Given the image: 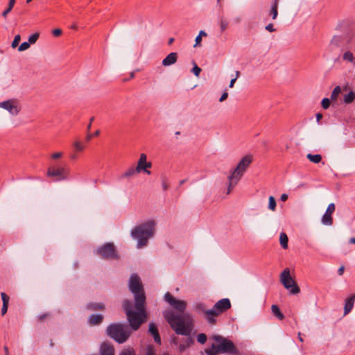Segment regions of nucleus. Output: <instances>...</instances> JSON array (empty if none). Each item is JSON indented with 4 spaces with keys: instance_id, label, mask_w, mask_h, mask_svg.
<instances>
[{
    "instance_id": "1",
    "label": "nucleus",
    "mask_w": 355,
    "mask_h": 355,
    "mask_svg": "<svg viewBox=\"0 0 355 355\" xmlns=\"http://www.w3.org/2000/svg\"><path fill=\"white\" fill-rule=\"evenodd\" d=\"M128 287L134 295L135 304L130 300H125L123 308L127 320L134 330H138L146 322L147 313L145 308L146 296L140 278L136 274L131 275Z\"/></svg>"
},
{
    "instance_id": "2",
    "label": "nucleus",
    "mask_w": 355,
    "mask_h": 355,
    "mask_svg": "<svg viewBox=\"0 0 355 355\" xmlns=\"http://www.w3.org/2000/svg\"><path fill=\"white\" fill-rule=\"evenodd\" d=\"M164 300L177 311L176 313L172 310L164 311L165 320L177 334L189 336L193 329V318L190 313H185L186 302L176 299L168 292L165 293Z\"/></svg>"
},
{
    "instance_id": "3",
    "label": "nucleus",
    "mask_w": 355,
    "mask_h": 355,
    "mask_svg": "<svg viewBox=\"0 0 355 355\" xmlns=\"http://www.w3.org/2000/svg\"><path fill=\"white\" fill-rule=\"evenodd\" d=\"M156 223L149 220L136 225L130 232L131 236L137 241V248L141 249L148 245V240L154 236Z\"/></svg>"
},
{
    "instance_id": "4",
    "label": "nucleus",
    "mask_w": 355,
    "mask_h": 355,
    "mask_svg": "<svg viewBox=\"0 0 355 355\" xmlns=\"http://www.w3.org/2000/svg\"><path fill=\"white\" fill-rule=\"evenodd\" d=\"M212 339L216 343H213L210 349H205V353L207 355H217L219 354L239 355V351L232 340L219 335L213 336Z\"/></svg>"
},
{
    "instance_id": "5",
    "label": "nucleus",
    "mask_w": 355,
    "mask_h": 355,
    "mask_svg": "<svg viewBox=\"0 0 355 355\" xmlns=\"http://www.w3.org/2000/svg\"><path fill=\"white\" fill-rule=\"evenodd\" d=\"M252 162V157L251 155H245L241 159L237 166L231 172L228 176L227 194H230L232 189L237 184Z\"/></svg>"
},
{
    "instance_id": "6",
    "label": "nucleus",
    "mask_w": 355,
    "mask_h": 355,
    "mask_svg": "<svg viewBox=\"0 0 355 355\" xmlns=\"http://www.w3.org/2000/svg\"><path fill=\"white\" fill-rule=\"evenodd\" d=\"M135 331L130 324H112V339L118 343H125L132 334V331Z\"/></svg>"
},
{
    "instance_id": "7",
    "label": "nucleus",
    "mask_w": 355,
    "mask_h": 355,
    "mask_svg": "<svg viewBox=\"0 0 355 355\" xmlns=\"http://www.w3.org/2000/svg\"><path fill=\"white\" fill-rule=\"evenodd\" d=\"M280 281L286 289H290L292 295H297L300 292L299 286L296 284L294 279L291 277L290 270L286 268L280 275Z\"/></svg>"
},
{
    "instance_id": "8",
    "label": "nucleus",
    "mask_w": 355,
    "mask_h": 355,
    "mask_svg": "<svg viewBox=\"0 0 355 355\" xmlns=\"http://www.w3.org/2000/svg\"><path fill=\"white\" fill-rule=\"evenodd\" d=\"M231 307V302L228 298H223L218 300L213 306L212 309L207 311V313L211 316L210 319L215 318L219 314L226 311Z\"/></svg>"
},
{
    "instance_id": "9",
    "label": "nucleus",
    "mask_w": 355,
    "mask_h": 355,
    "mask_svg": "<svg viewBox=\"0 0 355 355\" xmlns=\"http://www.w3.org/2000/svg\"><path fill=\"white\" fill-rule=\"evenodd\" d=\"M0 107L8 111L13 116H17L21 110L20 102L17 98H10L1 102Z\"/></svg>"
},
{
    "instance_id": "10",
    "label": "nucleus",
    "mask_w": 355,
    "mask_h": 355,
    "mask_svg": "<svg viewBox=\"0 0 355 355\" xmlns=\"http://www.w3.org/2000/svg\"><path fill=\"white\" fill-rule=\"evenodd\" d=\"M49 177H55L56 180H63L67 179V170L64 167L53 168L50 167L47 170Z\"/></svg>"
},
{
    "instance_id": "11",
    "label": "nucleus",
    "mask_w": 355,
    "mask_h": 355,
    "mask_svg": "<svg viewBox=\"0 0 355 355\" xmlns=\"http://www.w3.org/2000/svg\"><path fill=\"white\" fill-rule=\"evenodd\" d=\"M137 170L144 171L148 175L150 174V171L148 170V168H151L152 164L150 162H147V156L144 153H141L140 155V157L137 162Z\"/></svg>"
},
{
    "instance_id": "12",
    "label": "nucleus",
    "mask_w": 355,
    "mask_h": 355,
    "mask_svg": "<svg viewBox=\"0 0 355 355\" xmlns=\"http://www.w3.org/2000/svg\"><path fill=\"white\" fill-rule=\"evenodd\" d=\"M336 209L334 203H330L328 207L322 217V223L324 225H331L333 224L332 214L334 212Z\"/></svg>"
},
{
    "instance_id": "13",
    "label": "nucleus",
    "mask_w": 355,
    "mask_h": 355,
    "mask_svg": "<svg viewBox=\"0 0 355 355\" xmlns=\"http://www.w3.org/2000/svg\"><path fill=\"white\" fill-rule=\"evenodd\" d=\"M96 254L103 259H109L111 257V243H107L96 250Z\"/></svg>"
},
{
    "instance_id": "14",
    "label": "nucleus",
    "mask_w": 355,
    "mask_h": 355,
    "mask_svg": "<svg viewBox=\"0 0 355 355\" xmlns=\"http://www.w3.org/2000/svg\"><path fill=\"white\" fill-rule=\"evenodd\" d=\"M196 310L198 313H200V312L204 313L205 315V318L209 324H215L216 323L215 318H212V319H210L209 317H211V316L207 313V311H209V309H206L205 304H203L202 302L197 303L196 304Z\"/></svg>"
},
{
    "instance_id": "15",
    "label": "nucleus",
    "mask_w": 355,
    "mask_h": 355,
    "mask_svg": "<svg viewBox=\"0 0 355 355\" xmlns=\"http://www.w3.org/2000/svg\"><path fill=\"white\" fill-rule=\"evenodd\" d=\"M178 60V53L175 52L170 53L166 55L165 58L163 59L162 62V64L164 67H169L173 64H175Z\"/></svg>"
},
{
    "instance_id": "16",
    "label": "nucleus",
    "mask_w": 355,
    "mask_h": 355,
    "mask_svg": "<svg viewBox=\"0 0 355 355\" xmlns=\"http://www.w3.org/2000/svg\"><path fill=\"white\" fill-rule=\"evenodd\" d=\"M148 332L153 336L154 340L156 343L161 344V338L159 336V331L156 324L153 322L149 324Z\"/></svg>"
},
{
    "instance_id": "17",
    "label": "nucleus",
    "mask_w": 355,
    "mask_h": 355,
    "mask_svg": "<svg viewBox=\"0 0 355 355\" xmlns=\"http://www.w3.org/2000/svg\"><path fill=\"white\" fill-rule=\"evenodd\" d=\"M103 320V315L101 314H92L88 318V324L91 326L100 324Z\"/></svg>"
},
{
    "instance_id": "18",
    "label": "nucleus",
    "mask_w": 355,
    "mask_h": 355,
    "mask_svg": "<svg viewBox=\"0 0 355 355\" xmlns=\"http://www.w3.org/2000/svg\"><path fill=\"white\" fill-rule=\"evenodd\" d=\"M355 302V294L352 295L349 298L345 300L344 306V315H347L353 309Z\"/></svg>"
},
{
    "instance_id": "19",
    "label": "nucleus",
    "mask_w": 355,
    "mask_h": 355,
    "mask_svg": "<svg viewBox=\"0 0 355 355\" xmlns=\"http://www.w3.org/2000/svg\"><path fill=\"white\" fill-rule=\"evenodd\" d=\"M85 309L92 311L103 310L105 309V304L102 302H90L85 306Z\"/></svg>"
},
{
    "instance_id": "20",
    "label": "nucleus",
    "mask_w": 355,
    "mask_h": 355,
    "mask_svg": "<svg viewBox=\"0 0 355 355\" xmlns=\"http://www.w3.org/2000/svg\"><path fill=\"white\" fill-rule=\"evenodd\" d=\"M218 24L220 31L223 32L228 28L229 21L223 15H221L218 17Z\"/></svg>"
},
{
    "instance_id": "21",
    "label": "nucleus",
    "mask_w": 355,
    "mask_h": 355,
    "mask_svg": "<svg viewBox=\"0 0 355 355\" xmlns=\"http://www.w3.org/2000/svg\"><path fill=\"white\" fill-rule=\"evenodd\" d=\"M271 311L273 315H275L279 320H282L284 318V314L281 312L277 305H272Z\"/></svg>"
},
{
    "instance_id": "22",
    "label": "nucleus",
    "mask_w": 355,
    "mask_h": 355,
    "mask_svg": "<svg viewBox=\"0 0 355 355\" xmlns=\"http://www.w3.org/2000/svg\"><path fill=\"white\" fill-rule=\"evenodd\" d=\"M73 146L76 153L83 152L85 148V145L79 140L74 141Z\"/></svg>"
},
{
    "instance_id": "23",
    "label": "nucleus",
    "mask_w": 355,
    "mask_h": 355,
    "mask_svg": "<svg viewBox=\"0 0 355 355\" xmlns=\"http://www.w3.org/2000/svg\"><path fill=\"white\" fill-rule=\"evenodd\" d=\"M288 239L287 235L284 232H282L279 236V242L284 249L288 248Z\"/></svg>"
},
{
    "instance_id": "24",
    "label": "nucleus",
    "mask_w": 355,
    "mask_h": 355,
    "mask_svg": "<svg viewBox=\"0 0 355 355\" xmlns=\"http://www.w3.org/2000/svg\"><path fill=\"white\" fill-rule=\"evenodd\" d=\"M307 159H309L311 162L314 164H318L322 160V156L319 154L312 155L311 153H309L306 155Z\"/></svg>"
},
{
    "instance_id": "25",
    "label": "nucleus",
    "mask_w": 355,
    "mask_h": 355,
    "mask_svg": "<svg viewBox=\"0 0 355 355\" xmlns=\"http://www.w3.org/2000/svg\"><path fill=\"white\" fill-rule=\"evenodd\" d=\"M139 173H141V171L137 170V166L135 168L130 167L123 174V177L129 178Z\"/></svg>"
},
{
    "instance_id": "26",
    "label": "nucleus",
    "mask_w": 355,
    "mask_h": 355,
    "mask_svg": "<svg viewBox=\"0 0 355 355\" xmlns=\"http://www.w3.org/2000/svg\"><path fill=\"white\" fill-rule=\"evenodd\" d=\"M343 60L350 62L355 65V59H354V55L352 52H350V51L345 52L343 55Z\"/></svg>"
},
{
    "instance_id": "27",
    "label": "nucleus",
    "mask_w": 355,
    "mask_h": 355,
    "mask_svg": "<svg viewBox=\"0 0 355 355\" xmlns=\"http://www.w3.org/2000/svg\"><path fill=\"white\" fill-rule=\"evenodd\" d=\"M355 99V92L353 91L349 92L347 94L344 96V102L347 104L351 103Z\"/></svg>"
},
{
    "instance_id": "28",
    "label": "nucleus",
    "mask_w": 355,
    "mask_h": 355,
    "mask_svg": "<svg viewBox=\"0 0 355 355\" xmlns=\"http://www.w3.org/2000/svg\"><path fill=\"white\" fill-rule=\"evenodd\" d=\"M16 0H9L8 8L2 12V16L6 17L7 15L12 10Z\"/></svg>"
},
{
    "instance_id": "29",
    "label": "nucleus",
    "mask_w": 355,
    "mask_h": 355,
    "mask_svg": "<svg viewBox=\"0 0 355 355\" xmlns=\"http://www.w3.org/2000/svg\"><path fill=\"white\" fill-rule=\"evenodd\" d=\"M341 92V88L340 86H336L334 90L332 91L331 95V101H336L338 96Z\"/></svg>"
},
{
    "instance_id": "30",
    "label": "nucleus",
    "mask_w": 355,
    "mask_h": 355,
    "mask_svg": "<svg viewBox=\"0 0 355 355\" xmlns=\"http://www.w3.org/2000/svg\"><path fill=\"white\" fill-rule=\"evenodd\" d=\"M276 200L273 196L269 197L268 209L272 211L276 209Z\"/></svg>"
},
{
    "instance_id": "31",
    "label": "nucleus",
    "mask_w": 355,
    "mask_h": 355,
    "mask_svg": "<svg viewBox=\"0 0 355 355\" xmlns=\"http://www.w3.org/2000/svg\"><path fill=\"white\" fill-rule=\"evenodd\" d=\"M207 336L205 334L200 333L197 336V341L200 344H205L207 341Z\"/></svg>"
},
{
    "instance_id": "32",
    "label": "nucleus",
    "mask_w": 355,
    "mask_h": 355,
    "mask_svg": "<svg viewBox=\"0 0 355 355\" xmlns=\"http://www.w3.org/2000/svg\"><path fill=\"white\" fill-rule=\"evenodd\" d=\"M39 36H40V34L38 33H35L28 37V42L32 44H35L37 42V40H38Z\"/></svg>"
},
{
    "instance_id": "33",
    "label": "nucleus",
    "mask_w": 355,
    "mask_h": 355,
    "mask_svg": "<svg viewBox=\"0 0 355 355\" xmlns=\"http://www.w3.org/2000/svg\"><path fill=\"white\" fill-rule=\"evenodd\" d=\"M278 6L272 5L271 10H270V15H272V19H275L278 15L277 11Z\"/></svg>"
},
{
    "instance_id": "34",
    "label": "nucleus",
    "mask_w": 355,
    "mask_h": 355,
    "mask_svg": "<svg viewBox=\"0 0 355 355\" xmlns=\"http://www.w3.org/2000/svg\"><path fill=\"white\" fill-rule=\"evenodd\" d=\"M146 355H156V351L153 345H148L146 347Z\"/></svg>"
},
{
    "instance_id": "35",
    "label": "nucleus",
    "mask_w": 355,
    "mask_h": 355,
    "mask_svg": "<svg viewBox=\"0 0 355 355\" xmlns=\"http://www.w3.org/2000/svg\"><path fill=\"white\" fill-rule=\"evenodd\" d=\"M330 101L331 100L327 98H323L321 102L322 107L325 110L328 109L330 106V103H331Z\"/></svg>"
},
{
    "instance_id": "36",
    "label": "nucleus",
    "mask_w": 355,
    "mask_h": 355,
    "mask_svg": "<svg viewBox=\"0 0 355 355\" xmlns=\"http://www.w3.org/2000/svg\"><path fill=\"white\" fill-rule=\"evenodd\" d=\"M30 43L28 42H24L20 44L18 48L19 51H24L27 50L30 47Z\"/></svg>"
},
{
    "instance_id": "37",
    "label": "nucleus",
    "mask_w": 355,
    "mask_h": 355,
    "mask_svg": "<svg viewBox=\"0 0 355 355\" xmlns=\"http://www.w3.org/2000/svg\"><path fill=\"white\" fill-rule=\"evenodd\" d=\"M120 355H136L135 352L132 348L125 349H123Z\"/></svg>"
},
{
    "instance_id": "38",
    "label": "nucleus",
    "mask_w": 355,
    "mask_h": 355,
    "mask_svg": "<svg viewBox=\"0 0 355 355\" xmlns=\"http://www.w3.org/2000/svg\"><path fill=\"white\" fill-rule=\"evenodd\" d=\"M100 134V131L99 130H96L95 132L94 133H90V132H87V135H86V137H85V140L87 141H90L94 137H96L98 136V135Z\"/></svg>"
},
{
    "instance_id": "39",
    "label": "nucleus",
    "mask_w": 355,
    "mask_h": 355,
    "mask_svg": "<svg viewBox=\"0 0 355 355\" xmlns=\"http://www.w3.org/2000/svg\"><path fill=\"white\" fill-rule=\"evenodd\" d=\"M20 40H21V36L19 35H15V38L12 42L11 46L12 48H16L18 46Z\"/></svg>"
},
{
    "instance_id": "40",
    "label": "nucleus",
    "mask_w": 355,
    "mask_h": 355,
    "mask_svg": "<svg viewBox=\"0 0 355 355\" xmlns=\"http://www.w3.org/2000/svg\"><path fill=\"white\" fill-rule=\"evenodd\" d=\"M191 71H192V73H194V75L198 77L200 75V73L201 71V69L195 64L193 67L191 69Z\"/></svg>"
},
{
    "instance_id": "41",
    "label": "nucleus",
    "mask_w": 355,
    "mask_h": 355,
    "mask_svg": "<svg viewBox=\"0 0 355 355\" xmlns=\"http://www.w3.org/2000/svg\"><path fill=\"white\" fill-rule=\"evenodd\" d=\"M1 296L3 301V304H8L9 297L5 293H1Z\"/></svg>"
},
{
    "instance_id": "42",
    "label": "nucleus",
    "mask_w": 355,
    "mask_h": 355,
    "mask_svg": "<svg viewBox=\"0 0 355 355\" xmlns=\"http://www.w3.org/2000/svg\"><path fill=\"white\" fill-rule=\"evenodd\" d=\"M62 156V153L60 152H58V153H55L52 154L51 158L55 159L60 158Z\"/></svg>"
},
{
    "instance_id": "43",
    "label": "nucleus",
    "mask_w": 355,
    "mask_h": 355,
    "mask_svg": "<svg viewBox=\"0 0 355 355\" xmlns=\"http://www.w3.org/2000/svg\"><path fill=\"white\" fill-rule=\"evenodd\" d=\"M119 255L117 254V251L115 249L114 245L112 244V259H118Z\"/></svg>"
},
{
    "instance_id": "44",
    "label": "nucleus",
    "mask_w": 355,
    "mask_h": 355,
    "mask_svg": "<svg viewBox=\"0 0 355 355\" xmlns=\"http://www.w3.org/2000/svg\"><path fill=\"white\" fill-rule=\"evenodd\" d=\"M53 34L55 37L60 36L62 34V30L59 28L54 29L53 31Z\"/></svg>"
},
{
    "instance_id": "45",
    "label": "nucleus",
    "mask_w": 355,
    "mask_h": 355,
    "mask_svg": "<svg viewBox=\"0 0 355 355\" xmlns=\"http://www.w3.org/2000/svg\"><path fill=\"white\" fill-rule=\"evenodd\" d=\"M266 30H267L269 32H273L275 31V29L273 27V24H268L266 26Z\"/></svg>"
},
{
    "instance_id": "46",
    "label": "nucleus",
    "mask_w": 355,
    "mask_h": 355,
    "mask_svg": "<svg viewBox=\"0 0 355 355\" xmlns=\"http://www.w3.org/2000/svg\"><path fill=\"white\" fill-rule=\"evenodd\" d=\"M201 41H202V37H200V36H198H198L196 37V40H195V44H194V46H194V47H196V46H198V45H200V44Z\"/></svg>"
},
{
    "instance_id": "47",
    "label": "nucleus",
    "mask_w": 355,
    "mask_h": 355,
    "mask_svg": "<svg viewBox=\"0 0 355 355\" xmlns=\"http://www.w3.org/2000/svg\"><path fill=\"white\" fill-rule=\"evenodd\" d=\"M8 304H3L2 308H1V314L3 315L6 313L8 311Z\"/></svg>"
},
{
    "instance_id": "48",
    "label": "nucleus",
    "mask_w": 355,
    "mask_h": 355,
    "mask_svg": "<svg viewBox=\"0 0 355 355\" xmlns=\"http://www.w3.org/2000/svg\"><path fill=\"white\" fill-rule=\"evenodd\" d=\"M228 96V93L227 92H225L222 96H220L219 101L223 102L224 101Z\"/></svg>"
},
{
    "instance_id": "49",
    "label": "nucleus",
    "mask_w": 355,
    "mask_h": 355,
    "mask_svg": "<svg viewBox=\"0 0 355 355\" xmlns=\"http://www.w3.org/2000/svg\"><path fill=\"white\" fill-rule=\"evenodd\" d=\"M162 189H163L164 191H166L168 189V185L167 182L165 180L162 181Z\"/></svg>"
},
{
    "instance_id": "50",
    "label": "nucleus",
    "mask_w": 355,
    "mask_h": 355,
    "mask_svg": "<svg viewBox=\"0 0 355 355\" xmlns=\"http://www.w3.org/2000/svg\"><path fill=\"white\" fill-rule=\"evenodd\" d=\"M344 270H345V268L344 266H340L338 270V274L339 275H343V272H344Z\"/></svg>"
},
{
    "instance_id": "51",
    "label": "nucleus",
    "mask_w": 355,
    "mask_h": 355,
    "mask_svg": "<svg viewBox=\"0 0 355 355\" xmlns=\"http://www.w3.org/2000/svg\"><path fill=\"white\" fill-rule=\"evenodd\" d=\"M241 21V18L240 17H236L233 19V22L235 24H239Z\"/></svg>"
},
{
    "instance_id": "52",
    "label": "nucleus",
    "mask_w": 355,
    "mask_h": 355,
    "mask_svg": "<svg viewBox=\"0 0 355 355\" xmlns=\"http://www.w3.org/2000/svg\"><path fill=\"white\" fill-rule=\"evenodd\" d=\"M236 78H232L231 80H230V85H229V87L230 88H232L234 85V83L236 82Z\"/></svg>"
},
{
    "instance_id": "53",
    "label": "nucleus",
    "mask_w": 355,
    "mask_h": 355,
    "mask_svg": "<svg viewBox=\"0 0 355 355\" xmlns=\"http://www.w3.org/2000/svg\"><path fill=\"white\" fill-rule=\"evenodd\" d=\"M106 333H107V336L111 337V324H110L107 327Z\"/></svg>"
},
{
    "instance_id": "54",
    "label": "nucleus",
    "mask_w": 355,
    "mask_h": 355,
    "mask_svg": "<svg viewBox=\"0 0 355 355\" xmlns=\"http://www.w3.org/2000/svg\"><path fill=\"white\" fill-rule=\"evenodd\" d=\"M49 314L48 313H45V314H42V315H40L39 316V320H43L44 319H45L46 318L49 317Z\"/></svg>"
},
{
    "instance_id": "55",
    "label": "nucleus",
    "mask_w": 355,
    "mask_h": 355,
    "mask_svg": "<svg viewBox=\"0 0 355 355\" xmlns=\"http://www.w3.org/2000/svg\"><path fill=\"white\" fill-rule=\"evenodd\" d=\"M281 200L282 201H286L287 199H288V195L286 194V193H283L282 196H281V198H280Z\"/></svg>"
},
{
    "instance_id": "56",
    "label": "nucleus",
    "mask_w": 355,
    "mask_h": 355,
    "mask_svg": "<svg viewBox=\"0 0 355 355\" xmlns=\"http://www.w3.org/2000/svg\"><path fill=\"white\" fill-rule=\"evenodd\" d=\"M94 117H92V118L90 119V121H89V123L88 125H87V131H89V130H90V128H91V126H92V121H94Z\"/></svg>"
},
{
    "instance_id": "57",
    "label": "nucleus",
    "mask_w": 355,
    "mask_h": 355,
    "mask_svg": "<svg viewBox=\"0 0 355 355\" xmlns=\"http://www.w3.org/2000/svg\"><path fill=\"white\" fill-rule=\"evenodd\" d=\"M322 118V114L321 113H317L316 114V119L317 121L319 122L320 120Z\"/></svg>"
},
{
    "instance_id": "58",
    "label": "nucleus",
    "mask_w": 355,
    "mask_h": 355,
    "mask_svg": "<svg viewBox=\"0 0 355 355\" xmlns=\"http://www.w3.org/2000/svg\"><path fill=\"white\" fill-rule=\"evenodd\" d=\"M198 36H200V37H202V36H207V33L204 31H200L198 34Z\"/></svg>"
},
{
    "instance_id": "59",
    "label": "nucleus",
    "mask_w": 355,
    "mask_h": 355,
    "mask_svg": "<svg viewBox=\"0 0 355 355\" xmlns=\"http://www.w3.org/2000/svg\"><path fill=\"white\" fill-rule=\"evenodd\" d=\"M3 350L5 352V355H9V350L7 346H4Z\"/></svg>"
},
{
    "instance_id": "60",
    "label": "nucleus",
    "mask_w": 355,
    "mask_h": 355,
    "mask_svg": "<svg viewBox=\"0 0 355 355\" xmlns=\"http://www.w3.org/2000/svg\"><path fill=\"white\" fill-rule=\"evenodd\" d=\"M70 158L71 159H76L77 158L76 153H72L70 155Z\"/></svg>"
},
{
    "instance_id": "61",
    "label": "nucleus",
    "mask_w": 355,
    "mask_h": 355,
    "mask_svg": "<svg viewBox=\"0 0 355 355\" xmlns=\"http://www.w3.org/2000/svg\"><path fill=\"white\" fill-rule=\"evenodd\" d=\"M239 76H240V71H236V72H235V78H236V79L237 80V78H238Z\"/></svg>"
},
{
    "instance_id": "62",
    "label": "nucleus",
    "mask_w": 355,
    "mask_h": 355,
    "mask_svg": "<svg viewBox=\"0 0 355 355\" xmlns=\"http://www.w3.org/2000/svg\"><path fill=\"white\" fill-rule=\"evenodd\" d=\"M349 243L352 244H355V237H352L349 239Z\"/></svg>"
},
{
    "instance_id": "63",
    "label": "nucleus",
    "mask_w": 355,
    "mask_h": 355,
    "mask_svg": "<svg viewBox=\"0 0 355 355\" xmlns=\"http://www.w3.org/2000/svg\"><path fill=\"white\" fill-rule=\"evenodd\" d=\"M279 0H272V5L278 6Z\"/></svg>"
},
{
    "instance_id": "64",
    "label": "nucleus",
    "mask_w": 355,
    "mask_h": 355,
    "mask_svg": "<svg viewBox=\"0 0 355 355\" xmlns=\"http://www.w3.org/2000/svg\"><path fill=\"white\" fill-rule=\"evenodd\" d=\"M174 42V38L171 37L168 40V44H171Z\"/></svg>"
}]
</instances>
